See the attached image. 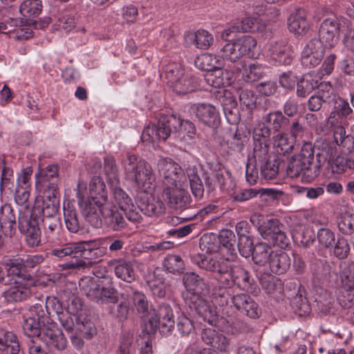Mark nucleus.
<instances>
[{"label":"nucleus","instance_id":"35","mask_svg":"<svg viewBox=\"0 0 354 354\" xmlns=\"http://www.w3.org/2000/svg\"><path fill=\"white\" fill-rule=\"evenodd\" d=\"M116 277L126 282L132 283L136 279V272L133 263L122 259L114 260L111 263Z\"/></svg>","mask_w":354,"mask_h":354},{"label":"nucleus","instance_id":"27","mask_svg":"<svg viewBox=\"0 0 354 354\" xmlns=\"http://www.w3.org/2000/svg\"><path fill=\"white\" fill-rule=\"evenodd\" d=\"M155 318L158 322V330L160 333L168 335L174 328L173 311L169 304H160L156 310Z\"/></svg>","mask_w":354,"mask_h":354},{"label":"nucleus","instance_id":"14","mask_svg":"<svg viewBox=\"0 0 354 354\" xmlns=\"http://www.w3.org/2000/svg\"><path fill=\"white\" fill-rule=\"evenodd\" d=\"M113 194L118 209L124 211L126 218L131 222L140 223L142 216L134 205L131 198L117 185L113 188Z\"/></svg>","mask_w":354,"mask_h":354},{"label":"nucleus","instance_id":"20","mask_svg":"<svg viewBox=\"0 0 354 354\" xmlns=\"http://www.w3.org/2000/svg\"><path fill=\"white\" fill-rule=\"evenodd\" d=\"M171 133L168 122V116H162L157 125L152 124L145 127L141 139L143 142H155L167 140Z\"/></svg>","mask_w":354,"mask_h":354},{"label":"nucleus","instance_id":"62","mask_svg":"<svg viewBox=\"0 0 354 354\" xmlns=\"http://www.w3.org/2000/svg\"><path fill=\"white\" fill-rule=\"evenodd\" d=\"M338 229L346 235L354 234V214L345 212L338 219Z\"/></svg>","mask_w":354,"mask_h":354},{"label":"nucleus","instance_id":"46","mask_svg":"<svg viewBox=\"0 0 354 354\" xmlns=\"http://www.w3.org/2000/svg\"><path fill=\"white\" fill-rule=\"evenodd\" d=\"M280 228H284L283 225L279 220L271 218L263 221L259 226L258 231L264 239L270 242Z\"/></svg>","mask_w":354,"mask_h":354},{"label":"nucleus","instance_id":"33","mask_svg":"<svg viewBox=\"0 0 354 354\" xmlns=\"http://www.w3.org/2000/svg\"><path fill=\"white\" fill-rule=\"evenodd\" d=\"M270 271L276 274L286 273L291 265V259L289 255L283 251H274L271 255L268 263Z\"/></svg>","mask_w":354,"mask_h":354},{"label":"nucleus","instance_id":"6","mask_svg":"<svg viewBox=\"0 0 354 354\" xmlns=\"http://www.w3.org/2000/svg\"><path fill=\"white\" fill-rule=\"evenodd\" d=\"M313 150L312 143L305 142L297 155L292 156L287 165V174L294 178L301 176L303 181L310 182L318 176L313 167Z\"/></svg>","mask_w":354,"mask_h":354},{"label":"nucleus","instance_id":"34","mask_svg":"<svg viewBox=\"0 0 354 354\" xmlns=\"http://www.w3.org/2000/svg\"><path fill=\"white\" fill-rule=\"evenodd\" d=\"M0 227L4 229L10 237L16 233V216L10 204L6 203L0 208Z\"/></svg>","mask_w":354,"mask_h":354},{"label":"nucleus","instance_id":"31","mask_svg":"<svg viewBox=\"0 0 354 354\" xmlns=\"http://www.w3.org/2000/svg\"><path fill=\"white\" fill-rule=\"evenodd\" d=\"M270 52L273 59L283 65H290L294 57L292 46L285 41L276 42L272 45Z\"/></svg>","mask_w":354,"mask_h":354},{"label":"nucleus","instance_id":"30","mask_svg":"<svg viewBox=\"0 0 354 354\" xmlns=\"http://www.w3.org/2000/svg\"><path fill=\"white\" fill-rule=\"evenodd\" d=\"M20 344L17 336L12 331L0 328V353L19 354Z\"/></svg>","mask_w":354,"mask_h":354},{"label":"nucleus","instance_id":"12","mask_svg":"<svg viewBox=\"0 0 354 354\" xmlns=\"http://www.w3.org/2000/svg\"><path fill=\"white\" fill-rule=\"evenodd\" d=\"M313 150V163L314 166L313 169L314 172H317L319 175L322 167L327 163H330V160L333 157L337 155V148L334 143L329 142L328 141L319 139L317 140L314 145H312Z\"/></svg>","mask_w":354,"mask_h":354},{"label":"nucleus","instance_id":"16","mask_svg":"<svg viewBox=\"0 0 354 354\" xmlns=\"http://www.w3.org/2000/svg\"><path fill=\"white\" fill-rule=\"evenodd\" d=\"M324 53L325 49L322 42L316 39H311L301 51V64L310 68H314L321 63Z\"/></svg>","mask_w":354,"mask_h":354},{"label":"nucleus","instance_id":"59","mask_svg":"<svg viewBox=\"0 0 354 354\" xmlns=\"http://www.w3.org/2000/svg\"><path fill=\"white\" fill-rule=\"evenodd\" d=\"M104 162V169L107 180L112 186L118 185L119 183L118 170L114 158L112 156H106Z\"/></svg>","mask_w":354,"mask_h":354},{"label":"nucleus","instance_id":"24","mask_svg":"<svg viewBox=\"0 0 354 354\" xmlns=\"http://www.w3.org/2000/svg\"><path fill=\"white\" fill-rule=\"evenodd\" d=\"M30 282L15 280L13 284L3 292L5 299L10 303L26 300L32 295Z\"/></svg>","mask_w":354,"mask_h":354},{"label":"nucleus","instance_id":"9","mask_svg":"<svg viewBox=\"0 0 354 354\" xmlns=\"http://www.w3.org/2000/svg\"><path fill=\"white\" fill-rule=\"evenodd\" d=\"M348 28V21L342 17L325 19L319 30V39L323 46L333 47L339 40L341 32L344 33Z\"/></svg>","mask_w":354,"mask_h":354},{"label":"nucleus","instance_id":"60","mask_svg":"<svg viewBox=\"0 0 354 354\" xmlns=\"http://www.w3.org/2000/svg\"><path fill=\"white\" fill-rule=\"evenodd\" d=\"M45 233L48 237H53L58 234L61 230V222L59 218L56 216L41 218Z\"/></svg>","mask_w":354,"mask_h":354},{"label":"nucleus","instance_id":"53","mask_svg":"<svg viewBox=\"0 0 354 354\" xmlns=\"http://www.w3.org/2000/svg\"><path fill=\"white\" fill-rule=\"evenodd\" d=\"M327 167L330 169L333 173L340 174L348 168L354 169V158L344 156H335L330 160Z\"/></svg>","mask_w":354,"mask_h":354},{"label":"nucleus","instance_id":"40","mask_svg":"<svg viewBox=\"0 0 354 354\" xmlns=\"http://www.w3.org/2000/svg\"><path fill=\"white\" fill-rule=\"evenodd\" d=\"M194 63L198 68L207 72L222 68L223 66V60L221 57L210 53L200 55L195 59Z\"/></svg>","mask_w":354,"mask_h":354},{"label":"nucleus","instance_id":"52","mask_svg":"<svg viewBox=\"0 0 354 354\" xmlns=\"http://www.w3.org/2000/svg\"><path fill=\"white\" fill-rule=\"evenodd\" d=\"M187 37L192 41L196 48H208L214 41L213 36L205 30H198L194 33H189Z\"/></svg>","mask_w":354,"mask_h":354},{"label":"nucleus","instance_id":"25","mask_svg":"<svg viewBox=\"0 0 354 354\" xmlns=\"http://www.w3.org/2000/svg\"><path fill=\"white\" fill-rule=\"evenodd\" d=\"M263 124H267V126L256 130L254 133L259 132V131L266 128L269 129L270 132L272 130L274 133H279L281 131H286L290 124V119L279 110L272 111L266 114L263 118ZM254 135V134H253V136Z\"/></svg>","mask_w":354,"mask_h":354},{"label":"nucleus","instance_id":"49","mask_svg":"<svg viewBox=\"0 0 354 354\" xmlns=\"http://www.w3.org/2000/svg\"><path fill=\"white\" fill-rule=\"evenodd\" d=\"M38 181L43 187L52 186L53 189L55 188L58 182V167L55 165H48L40 171Z\"/></svg>","mask_w":354,"mask_h":354},{"label":"nucleus","instance_id":"19","mask_svg":"<svg viewBox=\"0 0 354 354\" xmlns=\"http://www.w3.org/2000/svg\"><path fill=\"white\" fill-rule=\"evenodd\" d=\"M233 306L241 313L252 318H259L261 310L259 304L248 294L239 293L230 297Z\"/></svg>","mask_w":354,"mask_h":354},{"label":"nucleus","instance_id":"36","mask_svg":"<svg viewBox=\"0 0 354 354\" xmlns=\"http://www.w3.org/2000/svg\"><path fill=\"white\" fill-rule=\"evenodd\" d=\"M105 185L100 178H94L89 185V196L84 198L98 205L107 203V192Z\"/></svg>","mask_w":354,"mask_h":354},{"label":"nucleus","instance_id":"39","mask_svg":"<svg viewBox=\"0 0 354 354\" xmlns=\"http://www.w3.org/2000/svg\"><path fill=\"white\" fill-rule=\"evenodd\" d=\"M185 172L189 180L192 194L197 199L202 198L205 189L202 179L199 176L197 167L196 166H189L186 168Z\"/></svg>","mask_w":354,"mask_h":354},{"label":"nucleus","instance_id":"7","mask_svg":"<svg viewBox=\"0 0 354 354\" xmlns=\"http://www.w3.org/2000/svg\"><path fill=\"white\" fill-rule=\"evenodd\" d=\"M97 239L78 243L77 258L74 262L66 264L67 268H85L91 267L95 263L106 254V248L97 244Z\"/></svg>","mask_w":354,"mask_h":354},{"label":"nucleus","instance_id":"13","mask_svg":"<svg viewBox=\"0 0 354 354\" xmlns=\"http://www.w3.org/2000/svg\"><path fill=\"white\" fill-rule=\"evenodd\" d=\"M77 187V198L83 217L91 226L96 228L100 227L102 226L101 216H103V211L104 207H107V204L98 205L89 200H85L79 189L80 185Z\"/></svg>","mask_w":354,"mask_h":354},{"label":"nucleus","instance_id":"63","mask_svg":"<svg viewBox=\"0 0 354 354\" xmlns=\"http://www.w3.org/2000/svg\"><path fill=\"white\" fill-rule=\"evenodd\" d=\"M344 135L345 129L343 127L338 128L334 133L335 140L338 145L351 152L354 149V138L352 136Z\"/></svg>","mask_w":354,"mask_h":354},{"label":"nucleus","instance_id":"18","mask_svg":"<svg viewBox=\"0 0 354 354\" xmlns=\"http://www.w3.org/2000/svg\"><path fill=\"white\" fill-rule=\"evenodd\" d=\"M313 280L322 285L333 286L337 279V273L333 270L330 262L321 259H315L310 266Z\"/></svg>","mask_w":354,"mask_h":354},{"label":"nucleus","instance_id":"45","mask_svg":"<svg viewBox=\"0 0 354 354\" xmlns=\"http://www.w3.org/2000/svg\"><path fill=\"white\" fill-rule=\"evenodd\" d=\"M59 207V203L45 201L37 197L35 200L33 209L35 213L39 214L41 218L56 216Z\"/></svg>","mask_w":354,"mask_h":354},{"label":"nucleus","instance_id":"5","mask_svg":"<svg viewBox=\"0 0 354 354\" xmlns=\"http://www.w3.org/2000/svg\"><path fill=\"white\" fill-rule=\"evenodd\" d=\"M257 40L253 37L243 35L223 46V57L233 64L230 67L233 68L234 72H241L245 66V62L243 59L244 56L251 59L257 57Z\"/></svg>","mask_w":354,"mask_h":354},{"label":"nucleus","instance_id":"42","mask_svg":"<svg viewBox=\"0 0 354 354\" xmlns=\"http://www.w3.org/2000/svg\"><path fill=\"white\" fill-rule=\"evenodd\" d=\"M46 304H52L56 311L58 319L66 330L71 332L74 329L75 324L69 312L63 310L61 303L56 298H47Z\"/></svg>","mask_w":354,"mask_h":354},{"label":"nucleus","instance_id":"47","mask_svg":"<svg viewBox=\"0 0 354 354\" xmlns=\"http://www.w3.org/2000/svg\"><path fill=\"white\" fill-rule=\"evenodd\" d=\"M41 0H24L19 6L21 15L26 19L37 17L42 10Z\"/></svg>","mask_w":354,"mask_h":354},{"label":"nucleus","instance_id":"56","mask_svg":"<svg viewBox=\"0 0 354 354\" xmlns=\"http://www.w3.org/2000/svg\"><path fill=\"white\" fill-rule=\"evenodd\" d=\"M78 243H67L59 245L50 251V254L58 259H63L66 257L77 258Z\"/></svg>","mask_w":354,"mask_h":354},{"label":"nucleus","instance_id":"22","mask_svg":"<svg viewBox=\"0 0 354 354\" xmlns=\"http://www.w3.org/2000/svg\"><path fill=\"white\" fill-rule=\"evenodd\" d=\"M148 192H143L139 196L138 211L142 212L148 216H158L165 212V205L162 200L152 195L149 196Z\"/></svg>","mask_w":354,"mask_h":354},{"label":"nucleus","instance_id":"23","mask_svg":"<svg viewBox=\"0 0 354 354\" xmlns=\"http://www.w3.org/2000/svg\"><path fill=\"white\" fill-rule=\"evenodd\" d=\"M124 214V211L120 210L116 206L108 203L103 211V217L107 227L115 232L126 228L127 223Z\"/></svg>","mask_w":354,"mask_h":354},{"label":"nucleus","instance_id":"4","mask_svg":"<svg viewBox=\"0 0 354 354\" xmlns=\"http://www.w3.org/2000/svg\"><path fill=\"white\" fill-rule=\"evenodd\" d=\"M270 130L268 128L255 133L253 136V159L260 169L261 176L266 180L274 178L279 173V161L269 155Z\"/></svg>","mask_w":354,"mask_h":354},{"label":"nucleus","instance_id":"26","mask_svg":"<svg viewBox=\"0 0 354 354\" xmlns=\"http://www.w3.org/2000/svg\"><path fill=\"white\" fill-rule=\"evenodd\" d=\"M232 277L235 285L240 289L250 293H256L259 290L257 283L250 273L241 266L232 268Z\"/></svg>","mask_w":354,"mask_h":354},{"label":"nucleus","instance_id":"58","mask_svg":"<svg viewBox=\"0 0 354 354\" xmlns=\"http://www.w3.org/2000/svg\"><path fill=\"white\" fill-rule=\"evenodd\" d=\"M97 244L106 248L111 253H115L122 250L124 246L125 242L123 239H117L113 236H108L97 239Z\"/></svg>","mask_w":354,"mask_h":354},{"label":"nucleus","instance_id":"21","mask_svg":"<svg viewBox=\"0 0 354 354\" xmlns=\"http://www.w3.org/2000/svg\"><path fill=\"white\" fill-rule=\"evenodd\" d=\"M192 261L200 268L217 275L227 274L230 271L226 262L222 259L198 254L193 256Z\"/></svg>","mask_w":354,"mask_h":354},{"label":"nucleus","instance_id":"37","mask_svg":"<svg viewBox=\"0 0 354 354\" xmlns=\"http://www.w3.org/2000/svg\"><path fill=\"white\" fill-rule=\"evenodd\" d=\"M171 86L177 94L185 95L196 91L199 87V83L197 78L193 75L183 73Z\"/></svg>","mask_w":354,"mask_h":354},{"label":"nucleus","instance_id":"61","mask_svg":"<svg viewBox=\"0 0 354 354\" xmlns=\"http://www.w3.org/2000/svg\"><path fill=\"white\" fill-rule=\"evenodd\" d=\"M199 247L202 251L206 253L216 252L219 248L217 243V236L215 234H203L200 239Z\"/></svg>","mask_w":354,"mask_h":354},{"label":"nucleus","instance_id":"51","mask_svg":"<svg viewBox=\"0 0 354 354\" xmlns=\"http://www.w3.org/2000/svg\"><path fill=\"white\" fill-rule=\"evenodd\" d=\"M168 122L171 130V128H174L177 131L180 128L186 133L187 137L189 138H193L194 136L196 134V129L195 125L189 120H183L176 118L174 115H171L168 116Z\"/></svg>","mask_w":354,"mask_h":354},{"label":"nucleus","instance_id":"10","mask_svg":"<svg viewBox=\"0 0 354 354\" xmlns=\"http://www.w3.org/2000/svg\"><path fill=\"white\" fill-rule=\"evenodd\" d=\"M162 197L169 208L178 212H181L191 206L190 195L177 184L163 187Z\"/></svg>","mask_w":354,"mask_h":354},{"label":"nucleus","instance_id":"41","mask_svg":"<svg viewBox=\"0 0 354 354\" xmlns=\"http://www.w3.org/2000/svg\"><path fill=\"white\" fill-rule=\"evenodd\" d=\"M228 72L223 71L221 68L206 72L204 75L205 82L214 88L224 87L230 84Z\"/></svg>","mask_w":354,"mask_h":354},{"label":"nucleus","instance_id":"57","mask_svg":"<svg viewBox=\"0 0 354 354\" xmlns=\"http://www.w3.org/2000/svg\"><path fill=\"white\" fill-rule=\"evenodd\" d=\"M165 270L172 274H180L185 269V264L179 255L171 254L167 256L163 262Z\"/></svg>","mask_w":354,"mask_h":354},{"label":"nucleus","instance_id":"15","mask_svg":"<svg viewBox=\"0 0 354 354\" xmlns=\"http://www.w3.org/2000/svg\"><path fill=\"white\" fill-rule=\"evenodd\" d=\"M190 113L205 125L217 128L221 122V118L216 107L210 104H194L190 106Z\"/></svg>","mask_w":354,"mask_h":354},{"label":"nucleus","instance_id":"55","mask_svg":"<svg viewBox=\"0 0 354 354\" xmlns=\"http://www.w3.org/2000/svg\"><path fill=\"white\" fill-rule=\"evenodd\" d=\"M147 284L154 296L159 298L165 297L166 292L164 281L156 272L148 275Z\"/></svg>","mask_w":354,"mask_h":354},{"label":"nucleus","instance_id":"54","mask_svg":"<svg viewBox=\"0 0 354 354\" xmlns=\"http://www.w3.org/2000/svg\"><path fill=\"white\" fill-rule=\"evenodd\" d=\"M274 138L279 153L286 155L293 151L296 140L287 133H279Z\"/></svg>","mask_w":354,"mask_h":354},{"label":"nucleus","instance_id":"8","mask_svg":"<svg viewBox=\"0 0 354 354\" xmlns=\"http://www.w3.org/2000/svg\"><path fill=\"white\" fill-rule=\"evenodd\" d=\"M40 222L41 217L35 213L33 209L31 212L28 209L19 211L18 227L21 233L25 234L26 241L29 247L34 248L40 244Z\"/></svg>","mask_w":354,"mask_h":354},{"label":"nucleus","instance_id":"2","mask_svg":"<svg viewBox=\"0 0 354 354\" xmlns=\"http://www.w3.org/2000/svg\"><path fill=\"white\" fill-rule=\"evenodd\" d=\"M183 282L187 290L185 297L187 306L194 310L205 322L216 326L219 317L216 307L200 295L209 292V286L207 281L196 272H187L183 275Z\"/></svg>","mask_w":354,"mask_h":354},{"label":"nucleus","instance_id":"1","mask_svg":"<svg viewBox=\"0 0 354 354\" xmlns=\"http://www.w3.org/2000/svg\"><path fill=\"white\" fill-rule=\"evenodd\" d=\"M47 308L40 304L32 306L24 322L23 330L26 335L41 336L46 344L63 351L67 346V340L50 317Z\"/></svg>","mask_w":354,"mask_h":354},{"label":"nucleus","instance_id":"3","mask_svg":"<svg viewBox=\"0 0 354 354\" xmlns=\"http://www.w3.org/2000/svg\"><path fill=\"white\" fill-rule=\"evenodd\" d=\"M126 178L135 183L142 192H151L153 190L155 174L151 165L138 156L127 153L122 161Z\"/></svg>","mask_w":354,"mask_h":354},{"label":"nucleus","instance_id":"11","mask_svg":"<svg viewBox=\"0 0 354 354\" xmlns=\"http://www.w3.org/2000/svg\"><path fill=\"white\" fill-rule=\"evenodd\" d=\"M158 171L162 176V188L171 186L185 178L181 167L169 158H160L157 163Z\"/></svg>","mask_w":354,"mask_h":354},{"label":"nucleus","instance_id":"64","mask_svg":"<svg viewBox=\"0 0 354 354\" xmlns=\"http://www.w3.org/2000/svg\"><path fill=\"white\" fill-rule=\"evenodd\" d=\"M242 70H243V79L248 83L259 81L265 75L262 68L256 64H251L248 68L245 66Z\"/></svg>","mask_w":354,"mask_h":354},{"label":"nucleus","instance_id":"28","mask_svg":"<svg viewBox=\"0 0 354 354\" xmlns=\"http://www.w3.org/2000/svg\"><path fill=\"white\" fill-rule=\"evenodd\" d=\"M288 21L290 31L296 35H304L309 29L307 13L303 8H297L294 9L291 12Z\"/></svg>","mask_w":354,"mask_h":354},{"label":"nucleus","instance_id":"44","mask_svg":"<svg viewBox=\"0 0 354 354\" xmlns=\"http://www.w3.org/2000/svg\"><path fill=\"white\" fill-rule=\"evenodd\" d=\"M80 286L88 298L95 302H100L101 286L93 278L82 279L80 281Z\"/></svg>","mask_w":354,"mask_h":354},{"label":"nucleus","instance_id":"50","mask_svg":"<svg viewBox=\"0 0 354 354\" xmlns=\"http://www.w3.org/2000/svg\"><path fill=\"white\" fill-rule=\"evenodd\" d=\"M64 221L68 230L72 233L78 232L82 227L78 219L76 209L69 204L64 206Z\"/></svg>","mask_w":354,"mask_h":354},{"label":"nucleus","instance_id":"43","mask_svg":"<svg viewBox=\"0 0 354 354\" xmlns=\"http://www.w3.org/2000/svg\"><path fill=\"white\" fill-rule=\"evenodd\" d=\"M319 84L310 74H306L297 83V95L299 97H306L315 88L319 90Z\"/></svg>","mask_w":354,"mask_h":354},{"label":"nucleus","instance_id":"38","mask_svg":"<svg viewBox=\"0 0 354 354\" xmlns=\"http://www.w3.org/2000/svg\"><path fill=\"white\" fill-rule=\"evenodd\" d=\"M274 252L269 244L264 242L257 243L251 254L252 260L254 264L264 266L268 264Z\"/></svg>","mask_w":354,"mask_h":354},{"label":"nucleus","instance_id":"32","mask_svg":"<svg viewBox=\"0 0 354 354\" xmlns=\"http://www.w3.org/2000/svg\"><path fill=\"white\" fill-rule=\"evenodd\" d=\"M5 267L8 276L17 277V280L33 283V278L26 271V266L21 258L9 259L5 263Z\"/></svg>","mask_w":354,"mask_h":354},{"label":"nucleus","instance_id":"29","mask_svg":"<svg viewBox=\"0 0 354 354\" xmlns=\"http://www.w3.org/2000/svg\"><path fill=\"white\" fill-rule=\"evenodd\" d=\"M221 246L222 252L226 253L227 261H234L236 257V236L230 230H222L217 236Z\"/></svg>","mask_w":354,"mask_h":354},{"label":"nucleus","instance_id":"17","mask_svg":"<svg viewBox=\"0 0 354 354\" xmlns=\"http://www.w3.org/2000/svg\"><path fill=\"white\" fill-rule=\"evenodd\" d=\"M335 99V91L330 83L322 82L317 93L308 100L306 107L310 111H318L324 105L330 104Z\"/></svg>","mask_w":354,"mask_h":354},{"label":"nucleus","instance_id":"48","mask_svg":"<svg viewBox=\"0 0 354 354\" xmlns=\"http://www.w3.org/2000/svg\"><path fill=\"white\" fill-rule=\"evenodd\" d=\"M184 70L176 62H169L162 67L160 76L165 78L171 86L177 81L183 74Z\"/></svg>","mask_w":354,"mask_h":354}]
</instances>
